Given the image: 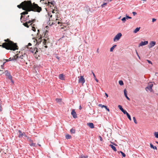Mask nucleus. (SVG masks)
Listing matches in <instances>:
<instances>
[{
    "label": "nucleus",
    "mask_w": 158,
    "mask_h": 158,
    "mask_svg": "<svg viewBox=\"0 0 158 158\" xmlns=\"http://www.w3.org/2000/svg\"><path fill=\"white\" fill-rule=\"evenodd\" d=\"M6 42L2 44L0 46H2L3 48H5L7 50H10L15 51L18 49V46L16 44L14 43L13 41L10 40L9 39L5 40Z\"/></svg>",
    "instance_id": "nucleus-2"
},
{
    "label": "nucleus",
    "mask_w": 158,
    "mask_h": 158,
    "mask_svg": "<svg viewBox=\"0 0 158 158\" xmlns=\"http://www.w3.org/2000/svg\"><path fill=\"white\" fill-rule=\"evenodd\" d=\"M92 73H93V75L94 78H95L96 77V76H95V74H94V73L93 72H92Z\"/></svg>",
    "instance_id": "nucleus-52"
},
{
    "label": "nucleus",
    "mask_w": 158,
    "mask_h": 158,
    "mask_svg": "<svg viewBox=\"0 0 158 158\" xmlns=\"http://www.w3.org/2000/svg\"><path fill=\"white\" fill-rule=\"evenodd\" d=\"M109 146L112 148V149L114 151H116L117 150L115 146L112 144H110Z\"/></svg>",
    "instance_id": "nucleus-18"
},
{
    "label": "nucleus",
    "mask_w": 158,
    "mask_h": 158,
    "mask_svg": "<svg viewBox=\"0 0 158 158\" xmlns=\"http://www.w3.org/2000/svg\"><path fill=\"white\" fill-rule=\"evenodd\" d=\"M9 60L10 61L12 60H15V57H13L12 58H9Z\"/></svg>",
    "instance_id": "nucleus-40"
},
{
    "label": "nucleus",
    "mask_w": 158,
    "mask_h": 158,
    "mask_svg": "<svg viewBox=\"0 0 158 158\" xmlns=\"http://www.w3.org/2000/svg\"><path fill=\"white\" fill-rule=\"evenodd\" d=\"M19 134L18 135L19 138H21L23 136H24L25 137L27 138V136L26 135L25 133L24 132L22 133L21 131L20 130H19Z\"/></svg>",
    "instance_id": "nucleus-5"
},
{
    "label": "nucleus",
    "mask_w": 158,
    "mask_h": 158,
    "mask_svg": "<svg viewBox=\"0 0 158 158\" xmlns=\"http://www.w3.org/2000/svg\"><path fill=\"white\" fill-rule=\"evenodd\" d=\"M35 21V19H31V20H29L26 23H33Z\"/></svg>",
    "instance_id": "nucleus-22"
},
{
    "label": "nucleus",
    "mask_w": 158,
    "mask_h": 158,
    "mask_svg": "<svg viewBox=\"0 0 158 158\" xmlns=\"http://www.w3.org/2000/svg\"><path fill=\"white\" fill-rule=\"evenodd\" d=\"M126 18L127 19H131V17L129 16H128L127 15H126Z\"/></svg>",
    "instance_id": "nucleus-41"
},
{
    "label": "nucleus",
    "mask_w": 158,
    "mask_h": 158,
    "mask_svg": "<svg viewBox=\"0 0 158 158\" xmlns=\"http://www.w3.org/2000/svg\"><path fill=\"white\" fill-rule=\"evenodd\" d=\"M29 15H28L27 17V19H28V18H29Z\"/></svg>",
    "instance_id": "nucleus-59"
},
{
    "label": "nucleus",
    "mask_w": 158,
    "mask_h": 158,
    "mask_svg": "<svg viewBox=\"0 0 158 158\" xmlns=\"http://www.w3.org/2000/svg\"><path fill=\"white\" fill-rule=\"evenodd\" d=\"M105 94L106 98H107L108 97V95L106 93H105Z\"/></svg>",
    "instance_id": "nucleus-55"
},
{
    "label": "nucleus",
    "mask_w": 158,
    "mask_h": 158,
    "mask_svg": "<svg viewBox=\"0 0 158 158\" xmlns=\"http://www.w3.org/2000/svg\"><path fill=\"white\" fill-rule=\"evenodd\" d=\"M107 2H105L103 4H102L101 5V7H102V8L105 7V6L107 5Z\"/></svg>",
    "instance_id": "nucleus-27"
},
{
    "label": "nucleus",
    "mask_w": 158,
    "mask_h": 158,
    "mask_svg": "<svg viewBox=\"0 0 158 158\" xmlns=\"http://www.w3.org/2000/svg\"><path fill=\"white\" fill-rule=\"evenodd\" d=\"M18 56V55H15V56H13L14 57H15V60H16L17 59H18V58H16V56Z\"/></svg>",
    "instance_id": "nucleus-46"
},
{
    "label": "nucleus",
    "mask_w": 158,
    "mask_h": 158,
    "mask_svg": "<svg viewBox=\"0 0 158 158\" xmlns=\"http://www.w3.org/2000/svg\"><path fill=\"white\" fill-rule=\"evenodd\" d=\"M139 59H140V57L139 56V55H138V56H137Z\"/></svg>",
    "instance_id": "nucleus-61"
},
{
    "label": "nucleus",
    "mask_w": 158,
    "mask_h": 158,
    "mask_svg": "<svg viewBox=\"0 0 158 158\" xmlns=\"http://www.w3.org/2000/svg\"><path fill=\"white\" fill-rule=\"evenodd\" d=\"M126 17H123L122 19L121 20L122 21L123 23H125L126 20Z\"/></svg>",
    "instance_id": "nucleus-33"
},
{
    "label": "nucleus",
    "mask_w": 158,
    "mask_h": 158,
    "mask_svg": "<svg viewBox=\"0 0 158 158\" xmlns=\"http://www.w3.org/2000/svg\"><path fill=\"white\" fill-rule=\"evenodd\" d=\"M148 43V42L147 41H141L139 44V46H141L147 44Z\"/></svg>",
    "instance_id": "nucleus-9"
},
{
    "label": "nucleus",
    "mask_w": 158,
    "mask_h": 158,
    "mask_svg": "<svg viewBox=\"0 0 158 158\" xmlns=\"http://www.w3.org/2000/svg\"><path fill=\"white\" fill-rule=\"evenodd\" d=\"M156 42L155 41H151L149 43L148 47L150 48H152L156 44Z\"/></svg>",
    "instance_id": "nucleus-8"
},
{
    "label": "nucleus",
    "mask_w": 158,
    "mask_h": 158,
    "mask_svg": "<svg viewBox=\"0 0 158 158\" xmlns=\"http://www.w3.org/2000/svg\"><path fill=\"white\" fill-rule=\"evenodd\" d=\"M118 107L121 111H122V110H124L122 106L120 105H119L118 106Z\"/></svg>",
    "instance_id": "nucleus-30"
},
{
    "label": "nucleus",
    "mask_w": 158,
    "mask_h": 158,
    "mask_svg": "<svg viewBox=\"0 0 158 158\" xmlns=\"http://www.w3.org/2000/svg\"><path fill=\"white\" fill-rule=\"evenodd\" d=\"M133 120H134V123L135 124H137V122L136 121V118H135V117H133Z\"/></svg>",
    "instance_id": "nucleus-39"
},
{
    "label": "nucleus",
    "mask_w": 158,
    "mask_h": 158,
    "mask_svg": "<svg viewBox=\"0 0 158 158\" xmlns=\"http://www.w3.org/2000/svg\"><path fill=\"white\" fill-rule=\"evenodd\" d=\"M5 73H6V75L7 76H8L10 74V73L8 72L7 70L6 71Z\"/></svg>",
    "instance_id": "nucleus-29"
},
{
    "label": "nucleus",
    "mask_w": 158,
    "mask_h": 158,
    "mask_svg": "<svg viewBox=\"0 0 158 158\" xmlns=\"http://www.w3.org/2000/svg\"><path fill=\"white\" fill-rule=\"evenodd\" d=\"M56 101L57 102L59 103L60 104H62V99L60 98H56Z\"/></svg>",
    "instance_id": "nucleus-17"
},
{
    "label": "nucleus",
    "mask_w": 158,
    "mask_h": 158,
    "mask_svg": "<svg viewBox=\"0 0 158 158\" xmlns=\"http://www.w3.org/2000/svg\"><path fill=\"white\" fill-rule=\"evenodd\" d=\"M35 41H36V45H39L41 42V38L40 37V38H38V39H36L35 40H34V42H35Z\"/></svg>",
    "instance_id": "nucleus-7"
},
{
    "label": "nucleus",
    "mask_w": 158,
    "mask_h": 158,
    "mask_svg": "<svg viewBox=\"0 0 158 158\" xmlns=\"http://www.w3.org/2000/svg\"><path fill=\"white\" fill-rule=\"evenodd\" d=\"M71 114L74 118H77V115L74 110H73L71 112Z\"/></svg>",
    "instance_id": "nucleus-12"
},
{
    "label": "nucleus",
    "mask_w": 158,
    "mask_h": 158,
    "mask_svg": "<svg viewBox=\"0 0 158 158\" xmlns=\"http://www.w3.org/2000/svg\"><path fill=\"white\" fill-rule=\"evenodd\" d=\"M140 27H137L134 31V33H136L137 32L139 31L140 30Z\"/></svg>",
    "instance_id": "nucleus-20"
},
{
    "label": "nucleus",
    "mask_w": 158,
    "mask_h": 158,
    "mask_svg": "<svg viewBox=\"0 0 158 158\" xmlns=\"http://www.w3.org/2000/svg\"><path fill=\"white\" fill-rule=\"evenodd\" d=\"M116 46V45H114L113 46L110 48V52H113L114 48Z\"/></svg>",
    "instance_id": "nucleus-21"
},
{
    "label": "nucleus",
    "mask_w": 158,
    "mask_h": 158,
    "mask_svg": "<svg viewBox=\"0 0 158 158\" xmlns=\"http://www.w3.org/2000/svg\"><path fill=\"white\" fill-rule=\"evenodd\" d=\"M70 132L72 133H74L75 132V130L72 128L70 130Z\"/></svg>",
    "instance_id": "nucleus-34"
},
{
    "label": "nucleus",
    "mask_w": 158,
    "mask_h": 158,
    "mask_svg": "<svg viewBox=\"0 0 158 158\" xmlns=\"http://www.w3.org/2000/svg\"><path fill=\"white\" fill-rule=\"evenodd\" d=\"M150 144L151 148H152L154 149L157 150V148L156 146H154L151 143H150Z\"/></svg>",
    "instance_id": "nucleus-19"
},
{
    "label": "nucleus",
    "mask_w": 158,
    "mask_h": 158,
    "mask_svg": "<svg viewBox=\"0 0 158 158\" xmlns=\"http://www.w3.org/2000/svg\"><path fill=\"white\" fill-rule=\"evenodd\" d=\"M153 86V84L152 83L148 84L147 86L145 88V90L147 91V89H148L149 91H151L152 90V88Z\"/></svg>",
    "instance_id": "nucleus-4"
},
{
    "label": "nucleus",
    "mask_w": 158,
    "mask_h": 158,
    "mask_svg": "<svg viewBox=\"0 0 158 158\" xmlns=\"http://www.w3.org/2000/svg\"><path fill=\"white\" fill-rule=\"evenodd\" d=\"M30 48V51L32 53L36 54L38 52V49L36 48H32L31 47Z\"/></svg>",
    "instance_id": "nucleus-6"
},
{
    "label": "nucleus",
    "mask_w": 158,
    "mask_h": 158,
    "mask_svg": "<svg viewBox=\"0 0 158 158\" xmlns=\"http://www.w3.org/2000/svg\"><path fill=\"white\" fill-rule=\"evenodd\" d=\"M26 10L25 11H24L23 12H22L21 14V16L20 18V20L21 21L22 18L23 17V15H26L28 14V12L29 11L27 10Z\"/></svg>",
    "instance_id": "nucleus-11"
},
{
    "label": "nucleus",
    "mask_w": 158,
    "mask_h": 158,
    "mask_svg": "<svg viewBox=\"0 0 158 158\" xmlns=\"http://www.w3.org/2000/svg\"><path fill=\"white\" fill-rule=\"evenodd\" d=\"M2 106L1 104H0V111H2Z\"/></svg>",
    "instance_id": "nucleus-50"
},
{
    "label": "nucleus",
    "mask_w": 158,
    "mask_h": 158,
    "mask_svg": "<svg viewBox=\"0 0 158 158\" xmlns=\"http://www.w3.org/2000/svg\"><path fill=\"white\" fill-rule=\"evenodd\" d=\"M23 24L24 25V26H25V27H29V26L28 25V23H23Z\"/></svg>",
    "instance_id": "nucleus-32"
},
{
    "label": "nucleus",
    "mask_w": 158,
    "mask_h": 158,
    "mask_svg": "<svg viewBox=\"0 0 158 158\" xmlns=\"http://www.w3.org/2000/svg\"><path fill=\"white\" fill-rule=\"evenodd\" d=\"M35 144H34V143H32L30 145L31 146H35Z\"/></svg>",
    "instance_id": "nucleus-54"
},
{
    "label": "nucleus",
    "mask_w": 158,
    "mask_h": 158,
    "mask_svg": "<svg viewBox=\"0 0 158 158\" xmlns=\"http://www.w3.org/2000/svg\"><path fill=\"white\" fill-rule=\"evenodd\" d=\"M95 81H96L97 82H98V80L96 78V77L95 78Z\"/></svg>",
    "instance_id": "nucleus-53"
},
{
    "label": "nucleus",
    "mask_w": 158,
    "mask_h": 158,
    "mask_svg": "<svg viewBox=\"0 0 158 158\" xmlns=\"http://www.w3.org/2000/svg\"><path fill=\"white\" fill-rule=\"evenodd\" d=\"M88 125L91 128H93L94 127V124L92 123H87Z\"/></svg>",
    "instance_id": "nucleus-15"
},
{
    "label": "nucleus",
    "mask_w": 158,
    "mask_h": 158,
    "mask_svg": "<svg viewBox=\"0 0 158 158\" xmlns=\"http://www.w3.org/2000/svg\"><path fill=\"white\" fill-rule=\"evenodd\" d=\"M108 0H104V1L105 2H107V3H108Z\"/></svg>",
    "instance_id": "nucleus-51"
},
{
    "label": "nucleus",
    "mask_w": 158,
    "mask_h": 158,
    "mask_svg": "<svg viewBox=\"0 0 158 158\" xmlns=\"http://www.w3.org/2000/svg\"><path fill=\"white\" fill-rule=\"evenodd\" d=\"M59 78L62 80H64V75L63 74H60L59 75Z\"/></svg>",
    "instance_id": "nucleus-14"
},
{
    "label": "nucleus",
    "mask_w": 158,
    "mask_h": 158,
    "mask_svg": "<svg viewBox=\"0 0 158 158\" xmlns=\"http://www.w3.org/2000/svg\"><path fill=\"white\" fill-rule=\"evenodd\" d=\"M124 93L125 96L126 97V98H127V99L128 100H130V98L128 97L127 95V92L126 90V89H124Z\"/></svg>",
    "instance_id": "nucleus-13"
},
{
    "label": "nucleus",
    "mask_w": 158,
    "mask_h": 158,
    "mask_svg": "<svg viewBox=\"0 0 158 158\" xmlns=\"http://www.w3.org/2000/svg\"><path fill=\"white\" fill-rule=\"evenodd\" d=\"M122 111L123 113L124 114H127L128 113L124 109Z\"/></svg>",
    "instance_id": "nucleus-38"
},
{
    "label": "nucleus",
    "mask_w": 158,
    "mask_h": 158,
    "mask_svg": "<svg viewBox=\"0 0 158 158\" xmlns=\"http://www.w3.org/2000/svg\"><path fill=\"white\" fill-rule=\"evenodd\" d=\"M32 30L34 31H36V29L35 27H32Z\"/></svg>",
    "instance_id": "nucleus-48"
},
{
    "label": "nucleus",
    "mask_w": 158,
    "mask_h": 158,
    "mask_svg": "<svg viewBox=\"0 0 158 158\" xmlns=\"http://www.w3.org/2000/svg\"><path fill=\"white\" fill-rule=\"evenodd\" d=\"M24 56V55H20V56H19L18 55V56H16V58H21V59H23V57Z\"/></svg>",
    "instance_id": "nucleus-23"
},
{
    "label": "nucleus",
    "mask_w": 158,
    "mask_h": 158,
    "mask_svg": "<svg viewBox=\"0 0 158 158\" xmlns=\"http://www.w3.org/2000/svg\"><path fill=\"white\" fill-rule=\"evenodd\" d=\"M122 35L121 33H118L116 35L114 38L113 40L114 42L118 40Z\"/></svg>",
    "instance_id": "nucleus-3"
},
{
    "label": "nucleus",
    "mask_w": 158,
    "mask_h": 158,
    "mask_svg": "<svg viewBox=\"0 0 158 158\" xmlns=\"http://www.w3.org/2000/svg\"><path fill=\"white\" fill-rule=\"evenodd\" d=\"M156 142L157 144H158V142L157 141H156Z\"/></svg>",
    "instance_id": "nucleus-62"
},
{
    "label": "nucleus",
    "mask_w": 158,
    "mask_h": 158,
    "mask_svg": "<svg viewBox=\"0 0 158 158\" xmlns=\"http://www.w3.org/2000/svg\"><path fill=\"white\" fill-rule=\"evenodd\" d=\"M154 135L156 138H158V132H155L154 133Z\"/></svg>",
    "instance_id": "nucleus-26"
},
{
    "label": "nucleus",
    "mask_w": 158,
    "mask_h": 158,
    "mask_svg": "<svg viewBox=\"0 0 158 158\" xmlns=\"http://www.w3.org/2000/svg\"><path fill=\"white\" fill-rule=\"evenodd\" d=\"M132 14H133V15H134V16L135 15H136L137 14V13L135 12H132Z\"/></svg>",
    "instance_id": "nucleus-45"
},
{
    "label": "nucleus",
    "mask_w": 158,
    "mask_h": 158,
    "mask_svg": "<svg viewBox=\"0 0 158 158\" xmlns=\"http://www.w3.org/2000/svg\"><path fill=\"white\" fill-rule=\"evenodd\" d=\"M52 15H51L50 16V17H52Z\"/></svg>",
    "instance_id": "nucleus-64"
},
{
    "label": "nucleus",
    "mask_w": 158,
    "mask_h": 158,
    "mask_svg": "<svg viewBox=\"0 0 158 158\" xmlns=\"http://www.w3.org/2000/svg\"><path fill=\"white\" fill-rule=\"evenodd\" d=\"M147 61L148 62L149 64H152V62H151V61L149 60H147Z\"/></svg>",
    "instance_id": "nucleus-42"
},
{
    "label": "nucleus",
    "mask_w": 158,
    "mask_h": 158,
    "mask_svg": "<svg viewBox=\"0 0 158 158\" xmlns=\"http://www.w3.org/2000/svg\"><path fill=\"white\" fill-rule=\"evenodd\" d=\"M88 156L81 155L79 156V158H87Z\"/></svg>",
    "instance_id": "nucleus-25"
},
{
    "label": "nucleus",
    "mask_w": 158,
    "mask_h": 158,
    "mask_svg": "<svg viewBox=\"0 0 158 158\" xmlns=\"http://www.w3.org/2000/svg\"><path fill=\"white\" fill-rule=\"evenodd\" d=\"M85 82V80L83 76H81L80 78L79 79V82H81L82 84H84Z\"/></svg>",
    "instance_id": "nucleus-10"
},
{
    "label": "nucleus",
    "mask_w": 158,
    "mask_h": 158,
    "mask_svg": "<svg viewBox=\"0 0 158 158\" xmlns=\"http://www.w3.org/2000/svg\"><path fill=\"white\" fill-rule=\"evenodd\" d=\"M60 23L59 22H58V24H60Z\"/></svg>",
    "instance_id": "nucleus-63"
},
{
    "label": "nucleus",
    "mask_w": 158,
    "mask_h": 158,
    "mask_svg": "<svg viewBox=\"0 0 158 158\" xmlns=\"http://www.w3.org/2000/svg\"><path fill=\"white\" fill-rule=\"evenodd\" d=\"M109 1H108V3L110 2H111L112 0H108Z\"/></svg>",
    "instance_id": "nucleus-60"
},
{
    "label": "nucleus",
    "mask_w": 158,
    "mask_h": 158,
    "mask_svg": "<svg viewBox=\"0 0 158 158\" xmlns=\"http://www.w3.org/2000/svg\"><path fill=\"white\" fill-rule=\"evenodd\" d=\"M81 108H81V106H79V109L81 110Z\"/></svg>",
    "instance_id": "nucleus-57"
},
{
    "label": "nucleus",
    "mask_w": 158,
    "mask_h": 158,
    "mask_svg": "<svg viewBox=\"0 0 158 158\" xmlns=\"http://www.w3.org/2000/svg\"><path fill=\"white\" fill-rule=\"evenodd\" d=\"M98 106L100 107H101L102 108H103V107L105 108L106 107V106L104 105H102L101 104H99L98 105Z\"/></svg>",
    "instance_id": "nucleus-37"
},
{
    "label": "nucleus",
    "mask_w": 158,
    "mask_h": 158,
    "mask_svg": "<svg viewBox=\"0 0 158 158\" xmlns=\"http://www.w3.org/2000/svg\"><path fill=\"white\" fill-rule=\"evenodd\" d=\"M120 152L121 153V154L122 155V156L123 157H125L126 156L125 154L124 153H123V152H122V151H120Z\"/></svg>",
    "instance_id": "nucleus-36"
},
{
    "label": "nucleus",
    "mask_w": 158,
    "mask_h": 158,
    "mask_svg": "<svg viewBox=\"0 0 158 158\" xmlns=\"http://www.w3.org/2000/svg\"><path fill=\"white\" fill-rule=\"evenodd\" d=\"M156 20V19L155 18H153L152 19V22H154Z\"/></svg>",
    "instance_id": "nucleus-47"
},
{
    "label": "nucleus",
    "mask_w": 158,
    "mask_h": 158,
    "mask_svg": "<svg viewBox=\"0 0 158 158\" xmlns=\"http://www.w3.org/2000/svg\"><path fill=\"white\" fill-rule=\"evenodd\" d=\"M65 137L67 139H69L71 138V136L67 134L66 135Z\"/></svg>",
    "instance_id": "nucleus-24"
},
{
    "label": "nucleus",
    "mask_w": 158,
    "mask_h": 158,
    "mask_svg": "<svg viewBox=\"0 0 158 158\" xmlns=\"http://www.w3.org/2000/svg\"><path fill=\"white\" fill-rule=\"evenodd\" d=\"M5 60L6 61L5 62H8V61H10L9 60V59H6V60Z\"/></svg>",
    "instance_id": "nucleus-56"
},
{
    "label": "nucleus",
    "mask_w": 158,
    "mask_h": 158,
    "mask_svg": "<svg viewBox=\"0 0 158 158\" xmlns=\"http://www.w3.org/2000/svg\"><path fill=\"white\" fill-rule=\"evenodd\" d=\"M8 77V78L11 80V81L12 83H13V81H12V76L10 74V75H9L8 76H7Z\"/></svg>",
    "instance_id": "nucleus-28"
},
{
    "label": "nucleus",
    "mask_w": 158,
    "mask_h": 158,
    "mask_svg": "<svg viewBox=\"0 0 158 158\" xmlns=\"http://www.w3.org/2000/svg\"><path fill=\"white\" fill-rule=\"evenodd\" d=\"M17 6L19 8H22L23 10H27L28 11H34L40 12L42 10L41 8L37 4H35L33 6L30 1H24Z\"/></svg>",
    "instance_id": "nucleus-1"
},
{
    "label": "nucleus",
    "mask_w": 158,
    "mask_h": 158,
    "mask_svg": "<svg viewBox=\"0 0 158 158\" xmlns=\"http://www.w3.org/2000/svg\"><path fill=\"white\" fill-rule=\"evenodd\" d=\"M105 108L107 111H110L109 109L106 106V107H105Z\"/></svg>",
    "instance_id": "nucleus-44"
},
{
    "label": "nucleus",
    "mask_w": 158,
    "mask_h": 158,
    "mask_svg": "<svg viewBox=\"0 0 158 158\" xmlns=\"http://www.w3.org/2000/svg\"><path fill=\"white\" fill-rule=\"evenodd\" d=\"M31 44L29 43L28 44V45L27 46V47L28 46H31Z\"/></svg>",
    "instance_id": "nucleus-49"
},
{
    "label": "nucleus",
    "mask_w": 158,
    "mask_h": 158,
    "mask_svg": "<svg viewBox=\"0 0 158 158\" xmlns=\"http://www.w3.org/2000/svg\"><path fill=\"white\" fill-rule=\"evenodd\" d=\"M6 62H4L3 64L2 65H1V67L2 69H3V66H4V64Z\"/></svg>",
    "instance_id": "nucleus-43"
},
{
    "label": "nucleus",
    "mask_w": 158,
    "mask_h": 158,
    "mask_svg": "<svg viewBox=\"0 0 158 158\" xmlns=\"http://www.w3.org/2000/svg\"><path fill=\"white\" fill-rule=\"evenodd\" d=\"M119 84L121 85H122L124 84L123 81L122 80H120L119 81Z\"/></svg>",
    "instance_id": "nucleus-31"
},
{
    "label": "nucleus",
    "mask_w": 158,
    "mask_h": 158,
    "mask_svg": "<svg viewBox=\"0 0 158 158\" xmlns=\"http://www.w3.org/2000/svg\"><path fill=\"white\" fill-rule=\"evenodd\" d=\"M136 54L137 55V56H138V55H139V54L136 50Z\"/></svg>",
    "instance_id": "nucleus-58"
},
{
    "label": "nucleus",
    "mask_w": 158,
    "mask_h": 158,
    "mask_svg": "<svg viewBox=\"0 0 158 158\" xmlns=\"http://www.w3.org/2000/svg\"><path fill=\"white\" fill-rule=\"evenodd\" d=\"M48 5H49L50 4H51L53 5H54V4H56L55 2L54 1H53L51 2H48Z\"/></svg>",
    "instance_id": "nucleus-16"
},
{
    "label": "nucleus",
    "mask_w": 158,
    "mask_h": 158,
    "mask_svg": "<svg viewBox=\"0 0 158 158\" xmlns=\"http://www.w3.org/2000/svg\"><path fill=\"white\" fill-rule=\"evenodd\" d=\"M127 117L128 119L130 120H131V118L130 115L128 113L127 114Z\"/></svg>",
    "instance_id": "nucleus-35"
}]
</instances>
